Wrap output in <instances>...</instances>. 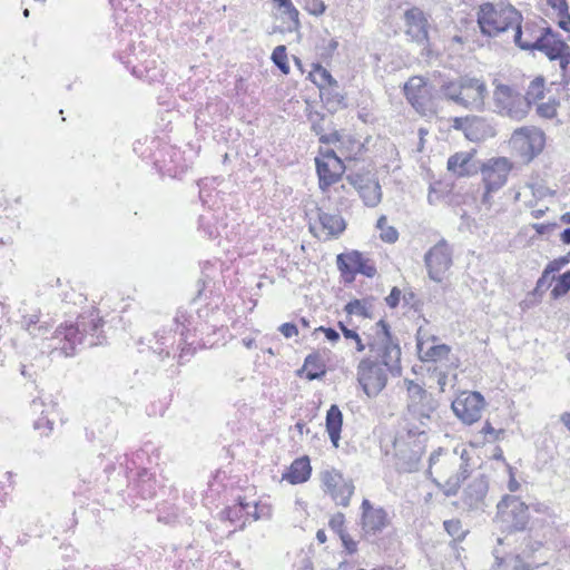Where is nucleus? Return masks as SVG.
Masks as SVG:
<instances>
[{
    "label": "nucleus",
    "instance_id": "obj_1",
    "mask_svg": "<svg viewBox=\"0 0 570 570\" xmlns=\"http://www.w3.org/2000/svg\"><path fill=\"white\" fill-rule=\"evenodd\" d=\"M428 473L446 497L455 495L461 483L469 475L466 450L459 452L456 449L452 451L440 449L433 452L429 460Z\"/></svg>",
    "mask_w": 570,
    "mask_h": 570
},
{
    "label": "nucleus",
    "instance_id": "obj_2",
    "mask_svg": "<svg viewBox=\"0 0 570 570\" xmlns=\"http://www.w3.org/2000/svg\"><path fill=\"white\" fill-rule=\"evenodd\" d=\"M521 13L510 3L487 2L478 11V24L482 35L495 37L510 28L521 29Z\"/></svg>",
    "mask_w": 570,
    "mask_h": 570
},
{
    "label": "nucleus",
    "instance_id": "obj_3",
    "mask_svg": "<svg viewBox=\"0 0 570 570\" xmlns=\"http://www.w3.org/2000/svg\"><path fill=\"white\" fill-rule=\"evenodd\" d=\"M407 391V420L413 425L409 433L424 434L438 407V401L422 385L404 380Z\"/></svg>",
    "mask_w": 570,
    "mask_h": 570
},
{
    "label": "nucleus",
    "instance_id": "obj_4",
    "mask_svg": "<svg viewBox=\"0 0 570 570\" xmlns=\"http://www.w3.org/2000/svg\"><path fill=\"white\" fill-rule=\"evenodd\" d=\"M101 326L102 320L96 312L81 315L76 324H67L56 330L51 341H57L59 345H52L53 350H60L65 356H70L77 345L85 343L87 335L94 336Z\"/></svg>",
    "mask_w": 570,
    "mask_h": 570
},
{
    "label": "nucleus",
    "instance_id": "obj_5",
    "mask_svg": "<svg viewBox=\"0 0 570 570\" xmlns=\"http://www.w3.org/2000/svg\"><path fill=\"white\" fill-rule=\"evenodd\" d=\"M493 107L494 111L512 120L520 121L529 114V102L523 98L521 88L515 83H502L493 81Z\"/></svg>",
    "mask_w": 570,
    "mask_h": 570
},
{
    "label": "nucleus",
    "instance_id": "obj_6",
    "mask_svg": "<svg viewBox=\"0 0 570 570\" xmlns=\"http://www.w3.org/2000/svg\"><path fill=\"white\" fill-rule=\"evenodd\" d=\"M529 508L515 495L507 494L497 504L494 523L502 532L523 531L529 522Z\"/></svg>",
    "mask_w": 570,
    "mask_h": 570
},
{
    "label": "nucleus",
    "instance_id": "obj_7",
    "mask_svg": "<svg viewBox=\"0 0 570 570\" xmlns=\"http://www.w3.org/2000/svg\"><path fill=\"white\" fill-rule=\"evenodd\" d=\"M403 92L409 104L421 116H432L438 112L436 95L422 76L411 77L404 83Z\"/></svg>",
    "mask_w": 570,
    "mask_h": 570
},
{
    "label": "nucleus",
    "instance_id": "obj_8",
    "mask_svg": "<svg viewBox=\"0 0 570 570\" xmlns=\"http://www.w3.org/2000/svg\"><path fill=\"white\" fill-rule=\"evenodd\" d=\"M514 42L523 50H539L543 52L551 61L560 58V55L563 53L568 47L560 35L553 32L551 28H544L541 36L533 42L522 41V29H518L517 33H514Z\"/></svg>",
    "mask_w": 570,
    "mask_h": 570
},
{
    "label": "nucleus",
    "instance_id": "obj_9",
    "mask_svg": "<svg viewBox=\"0 0 570 570\" xmlns=\"http://www.w3.org/2000/svg\"><path fill=\"white\" fill-rule=\"evenodd\" d=\"M357 381L368 397H375L386 386L387 373L381 363L366 358L357 366Z\"/></svg>",
    "mask_w": 570,
    "mask_h": 570
},
{
    "label": "nucleus",
    "instance_id": "obj_10",
    "mask_svg": "<svg viewBox=\"0 0 570 570\" xmlns=\"http://www.w3.org/2000/svg\"><path fill=\"white\" fill-rule=\"evenodd\" d=\"M321 481L332 500L344 508L350 505L355 487L351 479L345 478L338 470L331 469L321 473Z\"/></svg>",
    "mask_w": 570,
    "mask_h": 570
},
{
    "label": "nucleus",
    "instance_id": "obj_11",
    "mask_svg": "<svg viewBox=\"0 0 570 570\" xmlns=\"http://www.w3.org/2000/svg\"><path fill=\"white\" fill-rule=\"evenodd\" d=\"M484 399L479 392H462L453 402L452 410L464 423L472 424L481 417Z\"/></svg>",
    "mask_w": 570,
    "mask_h": 570
},
{
    "label": "nucleus",
    "instance_id": "obj_12",
    "mask_svg": "<svg viewBox=\"0 0 570 570\" xmlns=\"http://www.w3.org/2000/svg\"><path fill=\"white\" fill-rule=\"evenodd\" d=\"M511 170L510 161L504 157L491 158L481 163L479 171L482 174L484 187L488 190H499L508 179Z\"/></svg>",
    "mask_w": 570,
    "mask_h": 570
},
{
    "label": "nucleus",
    "instance_id": "obj_13",
    "mask_svg": "<svg viewBox=\"0 0 570 570\" xmlns=\"http://www.w3.org/2000/svg\"><path fill=\"white\" fill-rule=\"evenodd\" d=\"M459 107L470 110H482L484 108L488 88L485 82L475 77H462V89Z\"/></svg>",
    "mask_w": 570,
    "mask_h": 570
},
{
    "label": "nucleus",
    "instance_id": "obj_14",
    "mask_svg": "<svg viewBox=\"0 0 570 570\" xmlns=\"http://www.w3.org/2000/svg\"><path fill=\"white\" fill-rule=\"evenodd\" d=\"M511 141L523 157L531 160L542 151L544 134L537 129L519 128L514 130Z\"/></svg>",
    "mask_w": 570,
    "mask_h": 570
},
{
    "label": "nucleus",
    "instance_id": "obj_15",
    "mask_svg": "<svg viewBox=\"0 0 570 570\" xmlns=\"http://www.w3.org/2000/svg\"><path fill=\"white\" fill-rule=\"evenodd\" d=\"M361 527L366 538L381 533L389 525L387 512L364 499L361 504Z\"/></svg>",
    "mask_w": 570,
    "mask_h": 570
},
{
    "label": "nucleus",
    "instance_id": "obj_16",
    "mask_svg": "<svg viewBox=\"0 0 570 570\" xmlns=\"http://www.w3.org/2000/svg\"><path fill=\"white\" fill-rule=\"evenodd\" d=\"M346 179L357 190L366 206L375 207L381 202L382 190L377 179L362 174L348 175Z\"/></svg>",
    "mask_w": 570,
    "mask_h": 570
},
{
    "label": "nucleus",
    "instance_id": "obj_17",
    "mask_svg": "<svg viewBox=\"0 0 570 570\" xmlns=\"http://www.w3.org/2000/svg\"><path fill=\"white\" fill-rule=\"evenodd\" d=\"M337 267L345 282H353L356 273L374 276L375 267L362 262L360 252H342L337 256Z\"/></svg>",
    "mask_w": 570,
    "mask_h": 570
},
{
    "label": "nucleus",
    "instance_id": "obj_18",
    "mask_svg": "<svg viewBox=\"0 0 570 570\" xmlns=\"http://www.w3.org/2000/svg\"><path fill=\"white\" fill-rule=\"evenodd\" d=\"M405 33L412 41L425 45L429 41V21L424 12L414 7L404 12Z\"/></svg>",
    "mask_w": 570,
    "mask_h": 570
},
{
    "label": "nucleus",
    "instance_id": "obj_19",
    "mask_svg": "<svg viewBox=\"0 0 570 570\" xmlns=\"http://www.w3.org/2000/svg\"><path fill=\"white\" fill-rule=\"evenodd\" d=\"M481 161L475 158V151H460L449 157L448 170L458 177L473 176L479 173Z\"/></svg>",
    "mask_w": 570,
    "mask_h": 570
},
{
    "label": "nucleus",
    "instance_id": "obj_20",
    "mask_svg": "<svg viewBox=\"0 0 570 570\" xmlns=\"http://www.w3.org/2000/svg\"><path fill=\"white\" fill-rule=\"evenodd\" d=\"M419 355L422 362L442 363L446 368H456L459 360L451 353V346L440 341L425 347Z\"/></svg>",
    "mask_w": 570,
    "mask_h": 570
},
{
    "label": "nucleus",
    "instance_id": "obj_21",
    "mask_svg": "<svg viewBox=\"0 0 570 570\" xmlns=\"http://www.w3.org/2000/svg\"><path fill=\"white\" fill-rule=\"evenodd\" d=\"M488 488V482L483 475L474 478L463 491V504L470 510L483 509Z\"/></svg>",
    "mask_w": 570,
    "mask_h": 570
},
{
    "label": "nucleus",
    "instance_id": "obj_22",
    "mask_svg": "<svg viewBox=\"0 0 570 570\" xmlns=\"http://www.w3.org/2000/svg\"><path fill=\"white\" fill-rule=\"evenodd\" d=\"M377 326L382 328L384 335V347L382 352V365L387 368L391 373L400 371L401 348L399 344L393 343L391 340L389 325L384 321H380Z\"/></svg>",
    "mask_w": 570,
    "mask_h": 570
},
{
    "label": "nucleus",
    "instance_id": "obj_23",
    "mask_svg": "<svg viewBox=\"0 0 570 570\" xmlns=\"http://www.w3.org/2000/svg\"><path fill=\"white\" fill-rule=\"evenodd\" d=\"M316 171L318 175V185L322 190H326L331 185L340 180L345 170L343 160H334L332 164L315 158Z\"/></svg>",
    "mask_w": 570,
    "mask_h": 570
},
{
    "label": "nucleus",
    "instance_id": "obj_24",
    "mask_svg": "<svg viewBox=\"0 0 570 570\" xmlns=\"http://www.w3.org/2000/svg\"><path fill=\"white\" fill-rule=\"evenodd\" d=\"M497 135V130L491 120L485 117L470 116L468 128H465V138L470 141H483Z\"/></svg>",
    "mask_w": 570,
    "mask_h": 570
},
{
    "label": "nucleus",
    "instance_id": "obj_25",
    "mask_svg": "<svg viewBox=\"0 0 570 570\" xmlns=\"http://www.w3.org/2000/svg\"><path fill=\"white\" fill-rule=\"evenodd\" d=\"M424 262L429 276L435 282H441L445 272L450 268L452 259L449 252H426Z\"/></svg>",
    "mask_w": 570,
    "mask_h": 570
},
{
    "label": "nucleus",
    "instance_id": "obj_26",
    "mask_svg": "<svg viewBox=\"0 0 570 570\" xmlns=\"http://www.w3.org/2000/svg\"><path fill=\"white\" fill-rule=\"evenodd\" d=\"M312 468L309 459L302 456L291 464L288 471L283 474V479L288 481L291 484H298L307 481L311 476Z\"/></svg>",
    "mask_w": 570,
    "mask_h": 570
},
{
    "label": "nucleus",
    "instance_id": "obj_27",
    "mask_svg": "<svg viewBox=\"0 0 570 570\" xmlns=\"http://www.w3.org/2000/svg\"><path fill=\"white\" fill-rule=\"evenodd\" d=\"M317 217L321 232L324 233L326 237L336 236L345 228V223L340 215L327 214L317 208Z\"/></svg>",
    "mask_w": 570,
    "mask_h": 570
},
{
    "label": "nucleus",
    "instance_id": "obj_28",
    "mask_svg": "<svg viewBox=\"0 0 570 570\" xmlns=\"http://www.w3.org/2000/svg\"><path fill=\"white\" fill-rule=\"evenodd\" d=\"M343 424V414L340 407L335 404L331 405L326 413V431L330 440L335 448L338 446L341 439V430Z\"/></svg>",
    "mask_w": 570,
    "mask_h": 570
},
{
    "label": "nucleus",
    "instance_id": "obj_29",
    "mask_svg": "<svg viewBox=\"0 0 570 570\" xmlns=\"http://www.w3.org/2000/svg\"><path fill=\"white\" fill-rule=\"evenodd\" d=\"M87 435L90 440L101 443H108L116 438L115 426L107 420H100L91 423L87 428Z\"/></svg>",
    "mask_w": 570,
    "mask_h": 570
},
{
    "label": "nucleus",
    "instance_id": "obj_30",
    "mask_svg": "<svg viewBox=\"0 0 570 570\" xmlns=\"http://www.w3.org/2000/svg\"><path fill=\"white\" fill-rule=\"evenodd\" d=\"M461 89L462 77L454 80L443 81V83L440 86L439 90L435 94L436 101L445 100L448 102L459 106L462 94Z\"/></svg>",
    "mask_w": 570,
    "mask_h": 570
},
{
    "label": "nucleus",
    "instance_id": "obj_31",
    "mask_svg": "<svg viewBox=\"0 0 570 570\" xmlns=\"http://www.w3.org/2000/svg\"><path fill=\"white\" fill-rule=\"evenodd\" d=\"M493 553L498 570H530L519 556L502 557L498 549H494Z\"/></svg>",
    "mask_w": 570,
    "mask_h": 570
},
{
    "label": "nucleus",
    "instance_id": "obj_32",
    "mask_svg": "<svg viewBox=\"0 0 570 570\" xmlns=\"http://www.w3.org/2000/svg\"><path fill=\"white\" fill-rule=\"evenodd\" d=\"M39 317H40L39 311L31 313V314H27V313L22 314V320H21L22 327L26 328L35 337L43 336L48 332L47 326H45V325L37 326V324L39 323Z\"/></svg>",
    "mask_w": 570,
    "mask_h": 570
},
{
    "label": "nucleus",
    "instance_id": "obj_33",
    "mask_svg": "<svg viewBox=\"0 0 570 570\" xmlns=\"http://www.w3.org/2000/svg\"><path fill=\"white\" fill-rule=\"evenodd\" d=\"M544 95V78L539 76L534 78L532 81H530L525 95H523V98H525L529 102V109L531 108V105L539 99L543 98Z\"/></svg>",
    "mask_w": 570,
    "mask_h": 570
},
{
    "label": "nucleus",
    "instance_id": "obj_34",
    "mask_svg": "<svg viewBox=\"0 0 570 570\" xmlns=\"http://www.w3.org/2000/svg\"><path fill=\"white\" fill-rule=\"evenodd\" d=\"M416 351L420 354L425 347L431 346L432 344L440 341V338L430 331L425 325L419 326L416 331Z\"/></svg>",
    "mask_w": 570,
    "mask_h": 570
},
{
    "label": "nucleus",
    "instance_id": "obj_35",
    "mask_svg": "<svg viewBox=\"0 0 570 570\" xmlns=\"http://www.w3.org/2000/svg\"><path fill=\"white\" fill-rule=\"evenodd\" d=\"M304 370L306 371V377L309 381L322 377L325 374V367L320 362L317 355H308L305 358Z\"/></svg>",
    "mask_w": 570,
    "mask_h": 570
},
{
    "label": "nucleus",
    "instance_id": "obj_36",
    "mask_svg": "<svg viewBox=\"0 0 570 570\" xmlns=\"http://www.w3.org/2000/svg\"><path fill=\"white\" fill-rule=\"evenodd\" d=\"M376 227L381 230L380 238L383 242H385L387 244H393L397 240L399 233H397L396 228H394L393 226H387L386 216L382 215L377 219Z\"/></svg>",
    "mask_w": 570,
    "mask_h": 570
},
{
    "label": "nucleus",
    "instance_id": "obj_37",
    "mask_svg": "<svg viewBox=\"0 0 570 570\" xmlns=\"http://www.w3.org/2000/svg\"><path fill=\"white\" fill-rule=\"evenodd\" d=\"M248 508H250V502H247L244 499L239 498L238 504L226 508L225 510L222 511L220 514L223 519H226L230 522H235L242 517L244 510Z\"/></svg>",
    "mask_w": 570,
    "mask_h": 570
},
{
    "label": "nucleus",
    "instance_id": "obj_38",
    "mask_svg": "<svg viewBox=\"0 0 570 570\" xmlns=\"http://www.w3.org/2000/svg\"><path fill=\"white\" fill-rule=\"evenodd\" d=\"M247 515H250L255 521L261 519H269L272 515L271 505L267 503H250V508L244 510Z\"/></svg>",
    "mask_w": 570,
    "mask_h": 570
},
{
    "label": "nucleus",
    "instance_id": "obj_39",
    "mask_svg": "<svg viewBox=\"0 0 570 570\" xmlns=\"http://www.w3.org/2000/svg\"><path fill=\"white\" fill-rule=\"evenodd\" d=\"M282 10V16H283V19L285 20L287 18L288 20V27H287V30L288 31H297L301 27V22H299V12L298 10L293 6V2L291 1L288 7H283L281 8Z\"/></svg>",
    "mask_w": 570,
    "mask_h": 570
},
{
    "label": "nucleus",
    "instance_id": "obj_40",
    "mask_svg": "<svg viewBox=\"0 0 570 570\" xmlns=\"http://www.w3.org/2000/svg\"><path fill=\"white\" fill-rule=\"evenodd\" d=\"M272 61L285 75L289 72V65L287 62L286 47L277 46L272 52Z\"/></svg>",
    "mask_w": 570,
    "mask_h": 570
},
{
    "label": "nucleus",
    "instance_id": "obj_41",
    "mask_svg": "<svg viewBox=\"0 0 570 570\" xmlns=\"http://www.w3.org/2000/svg\"><path fill=\"white\" fill-rule=\"evenodd\" d=\"M67 289L61 293L62 301L66 303H70L73 305L83 304L87 301L86 295L80 291V288H76L75 286L67 284Z\"/></svg>",
    "mask_w": 570,
    "mask_h": 570
},
{
    "label": "nucleus",
    "instance_id": "obj_42",
    "mask_svg": "<svg viewBox=\"0 0 570 570\" xmlns=\"http://www.w3.org/2000/svg\"><path fill=\"white\" fill-rule=\"evenodd\" d=\"M318 87L321 89L322 97L326 96L325 99L328 106L333 107L334 109L340 106H344V96L334 90L335 86H328V88H325L322 86V83H320Z\"/></svg>",
    "mask_w": 570,
    "mask_h": 570
},
{
    "label": "nucleus",
    "instance_id": "obj_43",
    "mask_svg": "<svg viewBox=\"0 0 570 570\" xmlns=\"http://www.w3.org/2000/svg\"><path fill=\"white\" fill-rule=\"evenodd\" d=\"M570 291V271L562 274L551 291L553 298H559Z\"/></svg>",
    "mask_w": 570,
    "mask_h": 570
},
{
    "label": "nucleus",
    "instance_id": "obj_44",
    "mask_svg": "<svg viewBox=\"0 0 570 570\" xmlns=\"http://www.w3.org/2000/svg\"><path fill=\"white\" fill-rule=\"evenodd\" d=\"M443 525L449 535H451L454 540H462L465 537L466 531L463 529L460 520H446L444 521Z\"/></svg>",
    "mask_w": 570,
    "mask_h": 570
},
{
    "label": "nucleus",
    "instance_id": "obj_45",
    "mask_svg": "<svg viewBox=\"0 0 570 570\" xmlns=\"http://www.w3.org/2000/svg\"><path fill=\"white\" fill-rule=\"evenodd\" d=\"M345 312L350 315L367 316V309L364 302L360 299H353L345 305Z\"/></svg>",
    "mask_w": 570,
    "mask_h": 570
},
{
    "label": "nucleus",
    "instance_id": "obj_46",
    "mask_svg": "<svg viewBox=\"0 0 570 570\" xmlns=\"http://www.w3.org/2000/svg\"><path fill=\"white\" fill-rule=\"evenodd\" d=\"M539 116L551 119L557 115V104L554 101L543 102L537 107Z\"/></svg>",
    "mask_w": 570,
    "mask_h": 570
},
{
    "label": "nucleus",
    "instance_id": "obj_47",
    "mask_svg": "<svg viewBox=\"0 0 570 570\" xmlns=\"http://www.w3.org/2000/svg\"><path fill=\"white\" fill-rule=\"evenodd\" d=\"M557 227L556 224H533L531 225L529 228H527V230H534L535 234L531 236V239H532V245H535L534 244V237L538 236V237H541L542 235L551 232V230H554Z\"/></svg>",
    "mask_w": 570,
    "mask_h": 570
},
{
    "label": "nucleus",
    "instance_id": "obj_48",
    "mask_svg": "<svg viewBox=\"0 0 570 570\" xmlns=\"http://www.w3.org/2000/svg\"><path fill=\"white\" fill-rule=\"evenodd\" d=\"M344 521L345 517L343 513H336L334 514L328 522L330 528L336 532L338 535L342 534V532H345L344 530Z\"/></svg>",
    "mask_w": 570,
    "mask_h": 570
},
{
    "label": "nucleus",
    "instance_id": "obj_49",
    "mask_svg": "<svg viewBox=\"0 0 570 570\" xmlns=\"http://www.w3.org/2000/svg\"><path fill=\"white\" fill-rule=\"evenodd\" d=\"M560 62V68L562 71V76L570 78V47L568 46L563 53L560 55V58H558Z\"/></svg>",
    "mask_w": 570,
    "mask_h": 570
},
{
    "label": "nucleus",
    "instance_id": "obj_50",
    "mask_svg": "<svg viewBox=\"0 0 570 570\" xmlns=\"http://www.w3.org/2000/svg\"><path fill=\"white\" fill-rule=\"evenodd\" d=\"M306 9L311 14L318 17L326 11V4L323 0H309Z\"/></svg>",
    "mask_w": 570,
    "mask_h": 570
},
{
    "label": "nucleus",
    "instance_id": "obj_51",
    "mask_svg": "<svg viewBox=\"0 0 570 570\" xmlns=\"http://www.w3.org/2000/svg\"><path fill=\"white\" fill-rule=\"evenodd\" d=\"M317 73L321 78V82L322 86L324 87V82H326L330 87L332 86H335V88H337V81L333 78V76L331 75V72L328 70H326L325 68L318 66L317 67Z\"/></svg>",
    "mask_w": 570,
    "mask_h": 570
},
{
    "label": "nucleus",
    "instance_id": "obj_52",
    "mask_svg": "<svg viewBox=\"0 0 570 570\" xmlns=\"http://www.w3.org/2000/svg\"><path fill=\"white\" fill-rule=\"evenodd\" d=\"M342 543L348 553H354L357 550V542L353 540V538L347 532H342L340 534Z\"/></svg>",
    "mask_w": 570,
    "mask_h": 570
},
{
    "label": "nucleus",
    "instance_id": "obj_53",
    "mask_svg": "<svg viewBox=\"0 0 570 570\" xmlns=\"http://www.w3.org/2000/svg\"><path fill=\"white\" fill-rule=\"evenodd\" d=\"M401 297V291L397 287H393L391 293L385 297L386 304L394 308L399 305Z\"/></svg>",
    "mask_w": 570,
    "mask_h": 570
},
{
    "label": "nucleus",
    "instance_id": "obj_54",
    "mask_svg": "<svg viewBox=\"0 0 570 570\" xmlns=\"http://www.w3.org/2000/svg\"><path fill=\"white\" fill-rule=\"evenodd\" d=\"M279 332L287 338L298 334L297 326L293 323H284L279 326Z\"/></svg>",
    "mask_w": 570,
    "mask_h": 570
},
{
    "label": "nucleus",
    "instance_id": "obj_55",
    "mask_svg": "<svg viewBox=\"0 0 570 570\" xmlns=\"http://www.w3.org/2000/svg\"><path fill=\"white\" fill-rule=\"evenodd\" d=\"M547 3L557 11V13H566L569 9L567 0H547Z\"/></svg>",
    "mask_w": 570,
    "mask_h": 570
},
{
    "label": "nucleus",
    "instance_id": "obj_56",
    "mask_svg": "<svg viewBox=\"0 0 570 570\" xmlns=\"http://www.w3.org/2000/svg\"><path fill=\"white\" fill-rule=\"evenodd\" d=\"M470 116L455 117L452 121V127L455 130H460L465 135V128H468Z\"/></svg>",
    "mask_w": 570,
    "mask_h": 570
},
{
    "label": "nucleus",
    "instance_id": "obj_57",
    "mask_svg": "<svg viewBox=\"0 0 570 570\" xmlns=\"http://www.w3.org/2000/svg\"><path fill=\"white\" fill-rule=\"evenodd\" d=\"M315 332H323L325 334L326 338L333 343L340 340L338 332L331 327L326 328V327L320 326L318 328L315 330Z\"/></svg>",
    "mask_w": 570,
    "mask_h": 570
},
{
    "label": "nucleus",
    "instance_id": "obj_58",
    "mask_svg": "<svg viewBox=\"0 0 570 570\" xmlns=\"http://www.w3.org/2000/svg\"><path fill=\"white\" fill-rule=\"evenodd\" d=\"M35 429L41 430L43 428H47L48 431L52 430L53 421L50 420L48 416H41L35 422Z\"/></svg>",
    "mask_w": 570,
    "mask_h": 570
},
{
    "label": "nucleus",
    "instance_id": "obj_59",
    "mask_svg": "<svg viewBox=\"0 0 570 570\" xmlns=\"http://www.w3.org/2000/svg\"><path fill=\"white\" fill-rule=\"evenodd\" d=\"M417 462H419V453L412 452L411 455L409 456V461L400 469L410 472L416 468Z\"/></svg>",
    "mask_w": 570,
    "mask_h": 570
},
{
    "label": "nucleus",
    "instance_id": "obj_60",
    "mask_svg": "<svg viewBox=\"0 0 570 570\" xmlns=\"http://www.w3.org/2000/svg\"><path fill=\"white\" fill-rule=\"evenodd\" d=\"M560 20L558 22V26L564 30V31H570V14H569V9L567 10L566 13H558Z\"/></svg>",
    "mask_w": 570,
    "mask_h": 570
},
{
    "label": "nucleus",
    "instance_id": "obj_61",
    "mask_svg": "<svg viewBox=\"0 0 570 570\" xmlns=\"http://www.w3.org/2000/svg\"><path fill=\"white\" fill-rule=\"evenodd\" d=\"M567 262H568V261H566V259H562V261H560V262H559V261H553V262H551V263H549V264L547 265V267L544 268V271H543V272H544L546 274H549V275H550V274H552V273H554V272H558V271L561 268V266H562L564 263H567Z\"/></svg>",
    "mask_w": 570,
    "mask_h": 570
},
{
    "label": "nucleus",
    "instance_id": "obj_62",
    "mask_svg": "<svg viewBox=\"0 0 570 570\" xmlns=\"http://www.w3.org/2000/svg\"><path fill=\"white\" fill-rule=\"evenodd\" d=\"M321 160L332 164V161L334 163V160L342 159L336 155V153L333 149H326L324 153H322Z\"/></svg>",
    "mask_w": 570,
    "mask_h": 570
},
{
    "label": "nucleus",
    "instance_id": "obj_63",
    "mask_svg": "<svg viewBox=\"0 0 570 570\" xmlns=\"http://www.w3.org/2000/svg\"><path fill=\"white\" fill-rule=\"evenodd\" d=\"M338 325L342 330L343 335L346 338H352V340L357 338L358 334L355 331L347 328L342 322H340Z\"/></svg>",
    "mask_w": 570,
    "mask_h": 570
},
{
    "label": "nucleus",
    "instance_id": "obj_64",
    "mask_svg": "<svg viewBox=\"0 0 570 570\" xmlns=\"http://www.w3.org/2000/svg\"><path fill=\"white\" fill-rule=\"evenodd\" d=\"M548 278H549V274H546L543 272L542 276L537 282V289H542L544 287H549L550 286V282H549Z\"/></svg>",
    "mask_w": 570,
    "mask_h": 570
}]
</instances>
